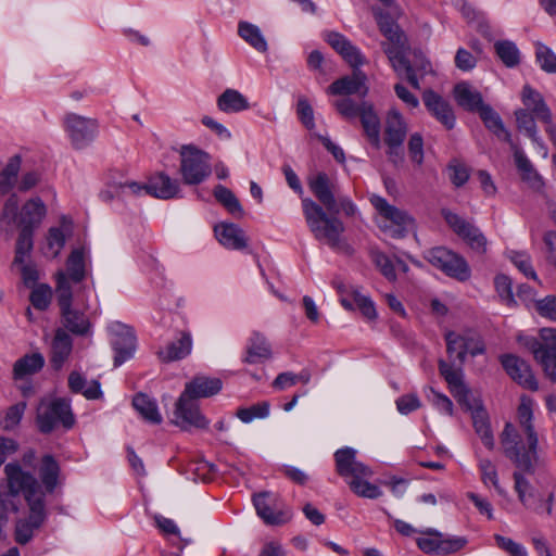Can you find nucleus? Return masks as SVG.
I'll return each instance as SVG.
<instances>
[{"instance_id": "f257e3e1", "label": "nucleus", "mask_w": 556, "mask_h": 556, "mask_svg": "<svg viewBox=\"0 0 556 556\" xmlns=\"http://www.w3.org/2000/svg\"><path fill=\"white\" fill-rule=\"evenodd\" d=\"M308 186L319 201H302L303 213L314 238L327 243L331 249L351 254L352 248L341 239L344 225L337 215L343 212L346 216H353L356 212L355 205L346 197H337L336 186L324 172L311 178Z\"/></svg>"}, {"instance_id": "f03ea898", "label": "nucleus", "mask_w": 556, "mask_h": 556, "mask_svg": "<svg viewBox=\"0 0 556 556\" xmlns=\"http://www.w3.org/2000/svg\"><path fill=\"white\" fill-rule=\"evenodd\" d=\"M518 421L527 435L528 448L519 444L518 433L511 424H506L502 432V445L505 455L514 463L517 469L526 473H533L538 462V433L533 426L532 401L522 397L518 406Z\"/></svg>"}, {"instance_id": "7ed1b4c3", "label": "nucleus", "mask_w": 556, "mask_h": 556, "mask_svg": "<svg viewBox=\"0 0 556 556\" xmlns=\"http://www.w3.org/2000/svg\"><path fill=\"white\" fill-rule=\"evenodd\" d=\"M8 491L0 493V520L8 522L10 513L18 511V495L23 493L27 502L28 493L35 497H45L39 481L30 472L24 471L18 463H9L4 466Z\"/></svg>"}, {"instance_id": "20e7f679", "label": "nucleus", "mask_w": 556, "mask_h": 556, "mask_svg": "<svg viewBox=\"0 0 556 556\" xmlns=\"http://www.w3.org/2000/svg\"><path fill=\"white\" fill-rule=\"evenodd\" d=\"M56 302L60 307L61 327L66 332L77 337H87L91 333L92 324L89 317L81 311L73 307V290L70 281L63 271L55 274Z\"/></svg>"}, {"instance_id": "39448f33", "label": "nucleus", "mask_w": 556, "mask_h": 556, "mask_svg": "<svg viewBox=\"0 0 556 556\" xmlns=\"http://www.w3.org/2000/svg\"><path fill=\"white\" fill-rule=\"evenodd\" d=\"M522 345L533 354L534 359L542 366L552 382L556 381V329L543 328L540 339L520 338Z\"/></svg>"}, {"instance_id": "423d86ee", "label": "nucleus", "mask_w": 556, "mask_h": 556, "mask_svg": "<svg viewBox=\"0 0 556 556\" xmlns=\"http://www.w3.org/2000/svg\"><path fill=\"white\" fill-rule=\"evenodd\" d=\"M36 421L40 432L50 433L60 424L65 429L72 428L75 418L70 402L60 397L53 401H41L37 407Z\"/></svg>"}, {"instance_id": "0eeeda50", "label": "nucleus", "mask_w": 556, "mask_h": 556, "mask_svg": "<svg viewBox=\"0 0 556 556\" xmlns=\"http://www.w3.org/2000/svg\"><path fill=\"white\" fill-rule=\"evenodd\" d=\"M180 173L186 185H199L212 173L210 155L194 146L180 149Z\"/></svg>"}, {"instance_id": "6e6552de", "label": "nucleus", "mask_w": 556, "mask_h": 556, "mask_svg": "<svg viewBox=\"0 0 556 556\" xmlns=\"http://www.w3.org/2000/svg\"><path fill=\"white\" fill-rule=\"evenodd\" d=\"M27 506L28 515L25 518H21L15 525V541L25 545L31 541L36 531H38L47 519V509L45 497H35L36 494L28 493Z\"/></svg>"}, {"instance_id": "1a4fd4ad", "label": "nucleus", "mask_w": 556, "mask_h": 556, "mask_svg": "<svg viewBox=\"0 0 556 556\" xmlns=\"http://www.w3.org/2000/svg\"><path fill=\"white\" fill-rule=\"evenodd\" d=\"M438 366L440 375L446 381L452 395L459 405L471 413L482 407L481 401L472 396L470 389L465 384L463 369L453 368L444 359H439Z\"/></svg>"}, {"instance_id": "9d476101", "label": "nucleus", "mask_w": 556, "mask_h": 556, "mask_svg": "<svg viewBox=\"0 0 556 556\" xmlns=\"http://www.w3.org/2000/svg\"><path fill=\"white\" fill-rule=\"evenodd\" d=\"M253 503L257 515L266 525L281 526L289 522L292 518V510L278 495L268 491L255 494Z\"/></svg>"}, {"instance_id": "9b49d317", "label": "nucleus", "mask_w": 556, "mask_h": 556, "mask_svg": "<svg viewBox=\"0 0 556 556\" xmlns=\"http://www.w3.org/2000/svg\"><path fill=\"white\" fill-rule=\"evenodd\" d=\"M427 261L434 267L441 269L447 276L459 281H466L470 278L471 271L467 261L459 254L438 247L428 251Z\"/></svg>"}, {"instance_id": "f8f14e48", "label": "nucleus", "mask_w": 556, "mask_h": 556, "mask_svg": "<svg viewBox=\"0 0 556 556\" xmlns=\"http://www.w3.org/2000/svg\"><path fill=\"white\" fill-rule=\"evenodd\" d=\"M441 214L446 224L472 251L479 255L486 252L488 240L478 227L447 208H443Z\"/></svg>"}, {"instance_id": "ddd939ff", "label": "nucleus", "mask_w": 556, "mask_h": 556, "mask_svg": "<svg viewBox=\"0 0 556 556\" xmlns=\"http://www.w3.org/2000/svg\"><path fill=\"white\" fill-rule=\"evenodd\" d=\"M371 203L382 217L393 224L392 227L386 228L393 238H403L415 229V219L407 212L389 204L386 199L378 195L371 198Z\"/></svg>"}, {"instance_id": "4468645a", "label": "nucleus", "mask_w": 556, "mask_h": 556, "mask_svg": "<svg viewBox=\"0 0 556 556\" xmlns=\"http://www.w3.org/2000/svg\"><path fill=\"white\" fill-rule=\"evenodd\" d=\"M197 400L185 394H180L175 404L173 422L181 430H189L191 427L197 429H206L208 420L200 412Z\"/></svg>"}, {"instance_id": "2eb2a0df", "label": "nucleus", "mask_w": 556, "mask_h": 556, "mask_svg": "<svg viewBox=\"0 0 556 556\" xmlns=\"http://www.w3.org/2000/svg\"><path fill=\"white\" fill-rule=\"evenodd\" d=\"M521 100L526 110L531 111L536 119L545 124V130L552 142L556 146V125L552 121V112L542 94L529 85H526L521 92Z\"/></svg>"}, {"instance_id": "dca6fc26", "label": "nucleus", "mask_w": 556, "mask_h": 556, "mask_svg": "<svg viewBox=\"0 0 556 556\" xmlns=\"http://www.w3.org/2000/svg\"><path fill=\"white\" fill-rule=\"evenodd\" d=\"M336 470L342 478H370L372 470L356 459V451L352 447L340 448L334 453Z\"/></svg>"}, {"instance_id": "f3484780", "label": "nucleus", "mask_w": 556, "mask_h": 556, "mask_svg": "<svg viewBox=\"0 0 556 556\" xmlns=\"http://www.w3.org/2000/svg\"><path fill=\"white\" fill-rule=\"evenodd\" d=\"M65 125L72 143L76 149L87 147L93 140L98 128V122L96 119L77 114L66 115Z\"/></svg>"}, {"instance_id": "a211bd4d", "label": "nucleus", "mask_w": 556, "mask_h": 556, "mask_svg": "<svg viewBox=\"0 0 556 556\" xmlns=\"http://www.w3.org/2000/svg\"><path fill=\"white\" fill-rule=\"evenodd\" d=\"M110 329L115 336L112 343L116 352L114 365L119 366L132 355L136 348V337L131 327L119 321L113 323Z\"/></svg>"}, {"instance_id": "6ab92c4d", "label": "nucleus", "mask_w": 556, "mask_h": 556, "mask_svg": "<svg viewBox=\"0 0 556 556\" xmlns=\"http://www.w3.org/2000/svg\"><path fill=\"white\" fill-rule=\"evenodd\" d=\"M501 363L509 377L518 384L531 391L539 389L538 381L527 362L516 355L506 354L501 356Z\"/></svg>"}, {"instance_id": "aec40b11", "label": "nucleus", "mask_w": 556, "mask_h": 556, "mask_svg": "<svg viewBox=\"0 0 556 556\" xmlns=\"http://www.w3.org/2000/svg\"><path fill=\"white\" fill-rule=\"evenodd\" d=\"M422 101L427 110L440 122L447 130L455 127L456 116L452 105L439 93L427 89L422 93Z\"/></svg>"}, {"instance_id": "412c9836", "label": "nucleus", "mask_w": 556, "mask_h": 556, "mask_svg": "<svg viewBox=\"0 0 556 556\" xmlns=\"http://www.w3.org/2000/svg\"><path fill=\"white\" fill-rule=\"evenodd\" d=\"M324 38L353 70H358L365 64V56L359 49L342 34L328 31Z\"/></svg>"}, {"instance_id": "4be33fe9", "label": "nucleus", "mask_w": 556, "mask_h": 556, "mask_svg": "<svg viewBox=\"0 0 556 556\" xmlns=\"http://www.w3.org/2000/svg\"><path fill=\"white\" fill-rule=\"evenodd\" d=\"M368 90L367 76L364 72H352V74L337 79L328 87L330 94H357L361 98L366 97Z\"/></svg>"}, {"instance_id": "5701e85b", "label": "nucleus", "mask_w": 556, "mask_h": 556, "mask_svg": "<svg viewBox=\"0 0 556 556\" xmlns=\"http://www.w3.org/2000/svg\"><path fill=\"white\" fill-rule=\"evenodd\" d=\"M40 482L39 485L45 493L53 494L59 485H61V468L56 459L47 454L41 458L37 469Z\"/></svg>"}, {"instance_id": "b1692460", "label": "nucleus", "mask_w": 556, "mask_h": 556, "mask_svg": "<svg viewBox=\"0 0 556 556\" xmlns=\"http://www.w3.org/2000/svg\"><path fill=\"white\" fill-rule=\"evenodd\" d=\"M509 147L514 152L515 164L522 181L532 190L538 192L542 191L544 182L530 160L515 142L510 143Z\"/></svg>"}, {"instance_id": "393cba45", "label": "nucleus", "mask_w": 556, "mask_h": 556, "mask_svg": "<svg viewBox=\"0 0 556 556\" xmlns=\"http://www.w3.org/2000/svg\"><path fill=\"white\" fill-rule=\"evenodd\" d=\"M47 207L38 197L31 198L24 203L20 212L18 225L21 229L35 231L46 217Z\"/></svg>"}, {"instance_id": "a878e982", "label": "nucleus", "mask_w": 556, "mask_h": 556, "mask_svg": "<svg viewBox=\"0 0 556 556\" xmlns=\"http://www.w3.org/2000/svg\"><path fill=\"white\" fill-rule=\"evenodd\" d=\"M358 116L361 118V123L368 141L372 147L379 149L381 147V123L372 103L368 101H362L361 114Z\"/></svg>"}, {"instance_id": "bb28decb", "label": "nucleus", "mask_w": 556, "mask_h": 556, "mask_svg": "<svg viewBox=\"0 0 556 556\" xmlns=\"http://www.w3.org/2000/svg\"><path fill=\"white\" fill-rule=\"evenodd\" d=\"M73 350V339L64 329H55L51 341L50 363L59 370L70 357Z\"/></svg>"}, {"instance_id": "cd10ccee", "label": "nucleus", "mask_w": 556, "mask_h": 556, "mask_svg": "<svg viewBox=\"0 0 556 556\" xmlns=\"http://www.w3.org/2000/svg\"><path fill=\"white\" fill-rule=\"evenodd\" d=\"M407 131L408 127L403 115L396 109L389 110L384 119V143L403 144Z\"/></svg>"}, {"instance_id": "c85d7f7f", "label": "nucleus", "mask_w": 556, "mask_h": 556, "mask_svg": "<svg viewBox=\"0 0 556 556\" xmlns=\"http://www.w3.org/2000/svg\"><path fill=\"white\" fill-rule=\"evenodd\" d=\"M222 387L223 382L219 378L195 376L186 383L182 394L195 400L204 399L217 394L222 390Z\"/></svg>"}, {"instance_id": "c756f323", "label": "nucleus", "mask_w": 556, "mask_h": 556, "mask_svg": "<svg viewBox=\"0 0 556 556\" xmlns=\"http://www.w3.org/2000/svg\"><path fill=\"white\" fill-rule=\"evenodd\" d=\"M214 231L219 243L228 249L242 250L248 245L243 229L235 224H220Z\"/></svg>"}, {"instance_id": "7c9ffc66", "label": "nucleus", "mask_w": 556, "mask_h": 556, "mask_svg": "<svg viewBox=\"0 0 556 556\" xmlns=\"http://www.w3.org/2000/svg\"><path fill=\"white\" fill-rule=\"evenodd\" d=\"M486 129L493 132L500 140L513 143L510 132L504 126L500 114L489 104L484 103L477 111Z\"/></svg>"}, {"instance_id": "2f4dec72", "label": "nucleus", "mask_w": 556, "mask_h": 556, "mask_svg": "<svg viewBox=\"0 0 556 556\" xmlns=\"http://www.w3.org/2000/svg\"><path fill=\"white\" fill-rule=\"evenodd\" d=\"M192 346L191 336L182 332L180 338L169 342L157 351L156 355L162 363L179 361L190 354Z\"/></svg>"}, {"instance_id": "473e14b6", "label": "nucleus", "mask_w": 556, "mask_h": 556, "mask_svg": "<svg viewBox=\"0 0 556 556\" xmlns=\"http://www.w3.org/2000/svg\"><path fill=\"white\" fill-rule=\"evenodd\" d=\"M179 191V184L168 175L159 173L148 181V194L157 199L167 200L174 198Z\"/></svg>"}, {"instance_id": "72a5a7b5", "label": "nucleus", "mask_w": 556, "mask_h": 556, "mask_svg": "<svg viewBox=\"0 0 556 556\" xmlns=\"http://www.w3.org/2000/svg\"><path fill=\"white\" fill-rule=\"evenodd\" d=\"M18 215V198L16 193H11L5 200L0 213V233L8 241L12 238L14 226Z\"/></svg>"}, {"instance_id": "f704fd0d", "label": "nucleus", "mask_w": 556, "mask_h": 556, "mask_svg": "<svg viewBox=\"0 0 556 556\" xmlns=\"http://www.w3.org/2000/svg\"><path fill=\"white\" fill-rule=\"evenodd\" d=\"M456 103L468 112H477L484 104L482 94L466 83H458L453 89Z\"/></svg>"}, {"instance_id": "c9c22d12", "label": "nucleus", "mask_w": 556, "mask_h": 556, "mask_svg": "<svg viewBox=\"0 0 556 556\" xmlns=\"http://www.w3.org/2000/svg\"><path fill=\"white\" fill-rule=\"evenodd\" d=\"M68 388L73 393H81L88 400H97L102 396L100 383L97 380H87L77 371L68 376Z\"/></svg>"}, {"instance_id": "e433bc0d", "label": "nucleus", "mask_w": 556, "mask_h": 556, "mask_svg": "<svg viewBox=\"0 0 556 556\" xmlns=\"http://www.w3.org/2000/svg\"><path fill=\"white\" fill-rule=\"evenodd\" d=\"M73 289V285L80 283L86 277L85 253L83 249H75L66 260V271L62 270Z\"/></svg>"}, {"instance_id": "4c0bfd02", "label": "nucleus", "mask_w": 556, "mask_h": 556, "mask_svg": "<svg viewBox=\"0 0 556 556\" xmlns=\"http://www.w3.org/2000/svg\"><path fill=\"white\" fill-rule=\"evenodd\" d=\"M238 35L256 51L265 52L267 50V41L258 26L250 22L240 21L238 23Z\"/></svg>"}, {"instance_id": "58836bf2", "label": "nucleus", "mask_w": 556, "mask_h": 556, "mask_svg": "<svg viewBox=\"0 0 556 556\" xmlns=\"http://www.w3.org/2000/svg\"><path fill=\"white\" fill-rule=\"evenodd\" d=\"M132 406L141 415V417L153 425L162 422V416L159 413L155 401L144 393H138L132 400Z\"/></svg>"}, {"instance_id": "ea45409f", "label": "nucleus", "mask_w": 556, "mask_h": 556, "mask_svg": "<svg viewBox=\"0 0 556 556\" xmlns=\"http://www.w3.org/2000/svg\"><path fill=\"white\" fill-rule=\"evenodd\" d=\"M245 362L249 364L260 363L264 359L271 357V349L265 337L260 333H254L250 339V345L247 350Z\"/></svg>"}, {"instance_id": "a19ab883", "label": "nucleus", "mask_w": 556, "mask_h": 556, "mask_svg": "<svg viewBox=\"0 0 556 556\" xmlns=\"http://www.w3.org/2000/svg\"><path fill=\"white\" fill-rule=\"evenodd\" d=\"M217 106L222 112H241L249 109L248 100L235 89H226L217 99Z\"/></svg>"}, {"instance_id": "79ce46f5", "label": "nucleus", "mask_w": 556, "mask_h": 556, "mask_svg": "<svg viewBox=\"0 0 556 556\" xmlns=\"http://www.w3.org/2000/svg\"><path fill=\"white\" fill-rule=\"evenodd\" d=\"M22 159L18 154L9 159L5 167L0 172V195L7 194L15 185L21 169Z\"/></svg>"}, {"instance_id": "37998d69", "label": "nucleus", "mask_w": 556, "mask_h": 556, "mask_svg": "<svg viewBox=\"0 0 556 556\" xmlns=\"http://www.w3.org/2000/svg\"><path fill=\"white\" fill-rule=\"evenodd\" d=\"M45 364V358L40 353L25 355L17 359L13 367V374L16 379L39 371Z\"/></svg>"}, {"instance_id": "c03bdc74", "label": "nucleus", "mask_w": 556, "mask_h": 556, "mask_svg": "<svg viewBox=\"0 0 556 556\" xmlns=\"http://www.w3.org/2000/svg\"><path fill=\"white\" fill-rule=\"evenodd\" d=\"M446 341V352L450 357L455 355V358L458 361V367L462 369V366L466 362L467 357V349L466 345V336L458 334L454 331H448L445 333Z\"/></svg>"}, {"instance_id": "a18cd8bd", "label": "nucleus", "mask_w": 556, "mask_h": 556, "mask_svg": "<svg viewBox=\"0 0 556 556\" xmlns=\"http://www.w3.org/2000/svg\"><path fill=\"white\" fill-rule=\"evenodd\" d=\"M472 415V424L476 432L481 438L482 443L492 450L494 446V439L490 429L488 414L483 407L475 409Z\"/></svg>"}, {"instance_id": "49530a36", "label": "nucleus", "mask_w": 556, "mask_h": 556, "mask_svg": "<svg viewBox=\"0 0 556 556\" xmlns=\"http://www.w3.org/2000/svg\"><path fill=\"white\" fill-rule=\"evenodd\" d=\"M214 197L216 200L232 215L242 217L244 212L236 194L223 185L214 188Z\"/></svg>"}, {"instance_id": "de8ad7c7", "label": "nucleus", "mask_w": 556, "mask_h": 556, "mask_svg": "<svg viewBox=\"0 0 556 556\" xmlns=\"http://www.w3.org/2000/svg\"><path fill=\"white\" fill-rule=\"evenodd\" d=\"M419 532L422 536L416 539L418 548L428 555H439L442 533L432 528H428Z\"/></svg>"}, {"instance_id": "09e8293b", "label": "nucleus", "mask_w": 556, "mask_h": 556, "mask_svg": "<svg viewBox=\"0 0 556 556\" xmlns=\"http://www.w3.org/2000/svg\"><path fill=\"white\" fill-rule=\"evenodd\" d=\"M494 50L506 67H515L519 64V50L514 42L508 40L496 41Z\"/></svg>"}, {"instance_id": "8fccbe9b", "label": "nucleus", "mask_w": 556, "mask_h": 556, "mask_svg": "<svg viewBox=\"0 0 556 556\" xmlns=\"http://www.w3.org/2000/svg\"><path fill=\"white\" fill-rule=\"evenodd\" d=\"M33 236L34 232L29 231L28 229L20 230L15 247V256L13 264L23 265L25 263V257L29 255L34 248Z\"/></svg>"}, {"instance_id": "3c124183", "label": "nucleus", "mask_w": 556, "mask_h": 556, "mask_svg": "<svg viewBox=\"0 0 556 556\" xmlns=\"http://www.w3.org/2000/svg\"><path fill=\"white\" fill-rule=\"evenodd\" d=\"M516 124L519 130H523L526 135L533 141H538V128L535 124V115L526 109H518L515 112Z\"/></svg>"}, {"instance_id": "603ef678", "label": "nucleus", "mask_w": 556, "mask_h": 556, "mask_svg": "<svg viewBox=\"0 0 556 556\" xmlns=\"http://www.w3.org/2000/svg\"><path fill=\"white\" fill-rule=\"evenodd\" d=\"M367 479L368 478H358L356 480H350L348 483L350 489L361 497H380L382 495L381 490L376 484L370 483Z\"/></svg>"}, {"instance_id": "864d4df0", "label": "nucleus", "mask_w": 556, "mask_h": 556, "mask_svg": "<svg viewBox=\"0 0 556 556\" xmlns=\"http://www.w3.org/2000/svg\"><path fill=\"white\" fill-rule=\"evenodd\" d=\"M495 290L501 300L508 306H515L517 304L513 293V281L510 277L504 274H500L494 279Z\"/></svg>"}, {"instance_id": "5fc2aeb1", "label": "nucleus", "mask_w": 556, "mask_h": 556, "mask_svg": "<svg viewBox=\"0 0 556 556\" xmlns=\"http://www.w3.org/2000/svg\"><path fill=\"white\" fill-rule=\"evenodd\" d=\"M522 470L518 469L513 473L515 481V490L518 494L519 501L528 508L531 507L530 498L533 496L532 486L529 481L523 477Z\"/></svg>"}, {"instance_id": "6e6d98bb", "label": "nucleus", "mask_w": 556, "mask_h": 556, "mask_svg": "<svg viewBox=\"0 0 556 556\" xmlns=\"http://www.w3.org/2000/svg\"><path fill=\"white\" fill-rule=\"evenodd\" d=\"M428 401L441 413L452 416L454 413L453 402L443 393L435 391L432 387L426 390Z\"/></svg>"}, {"instance_id": "4d7b16f0", "label": "nucleus", "mask_w": 556, "mask_h": 556, "mask_svg": "<svg viewBox=\"0 0 556 556\" xmlns=\"http://www.w3.org/2000/svg\"><path fill=\"white\" fill-rule=\"evenodd\" d=\"M269 413V404L262 402L250 407L239 408L236 413L237 417L243 422H250L254 418H264Z\"/></svg>"}, {"instance_id": "13d9d810", "label": "nucleus", "mask_w": 556, "mask_h": 556, "mask_svg": "<svg viewBox=\"0 0 556 556\" xmlns=\"http://www.w3.org/2000/svg\"><path fill=\"white\" fill-rule=\"evenodd\" d=\"M52 299V290L48 285H39L29 296L33 306L39 311H46Z\"/></svg>"}, {"instance_id": "bf43d9fd", "label": "nucleus", "mask_w": 556, "mask_h": 556, "mask_svg": "<svg viewBox=\"0 0 556 556\" xmlns=\"http://www.w3.org/2000/svg\"><path fill=\"white\" fill-rule=\"evenodd\" d=\"M26 408V403L20 402L10 406L5 413L4 418L1 421L3 430L14 429L21 421Z\"/></svg>"}, {"instance_id": "052dcab7", "label": "nucleus", "mask_w": 556, "mask_h": 556, "mask_svg": "<svg viewBox=\"0 0 556 556\" xmlns=\"http://www.w3.org/2000/svg\"><path fill=\"white\" fill-rule=\"evenodd\" d=\"M371 258L380 273L390 281L396 279L395 267L388 255L380 251H372Z\"/></svg>"}, {"instance_id": "680f3d73", "label": "nucleus", "mask_w": 556, "mask_h": 556, "mask_svg": "<svg viewBox=\"0 0 556 556\" xmlns=\"http://www.w3.org/2000/svg\"><path fill=\"white\" fill-rule=\"evenodd\" d=\"M375 16L382 34L392 42L399 43L401 40L399 26L384 16L381 11H375Z\"/></svg>"}, {"instance_id": "e2e57ef3", "label": "nucleus", "mask_w": 556, "mask_h": 556, "mask_svg": "<svg viewBox=\"0 0 556 556\" xmlns=\"http://www.w3.org/2000/svg\"><path fill=\"white\" fill-rule=\"evenodd\" d=\"M482 481L484 484L491 483L495 490L503 495L505 492L498 484L497 470L496 467L489 459H481L479 464Z\"/></svg>"}, {"instance_id": "0e129e2a", "label": "nucleus", "mask_w": 556, "mask_h": 556, "mask_svg": "<svg viewBox=\"0 0 556 556\" xmlns=\"http://www.w3.org/2000/svg\"><path fill=\"white\" fill-rule=\"evenodd\" d=\"M535 55L541 70H556V55L545 45H535Z\"/></svg>"}, {"instance_id": "69168bd1", "label": "nucleus", "mask_w": 556, "mask_h": 556, "mask_svg": "<svg viewBox=\"0 0 556 556\" xmlns=\"http://www.w3.org/2000/svg\"><path fill=\"white\" fill-rule=\"evenodd\" d=\"M296 114L301 123L308 129L315 128L314 111L307 99L300 98L296 104Z\"/></svg>"}, {"instance_id": "338daca9", "label": "nucleus", "mask_w": 556, "mask_h": 556, "mask_svg": "<svg viewBox=\"0 0 556 556\" xmlns=\"http://www.w3.org/2000/svg\"><path fill=\"white\" fill-rule=\"evenodd\" d=\"M535 309L540 316L556 321V295H546L538 300Z\"/></svg>"}, {"instance_id": "774afa93", "label": "nucleus", "mask_w": 556, "mask_h": 556, "mask_svg": "<svg viewBox=\"0 0 556 556\" xmlns=\"http://www.w3.org/2000/svg\"><path fill=\"white\" fill-rule=\"evenodd\" d=\"M494 540L497 546L505 551L509 556H527L526 549L510 538L495 534Z\"/></svg>"}]
</instances>
